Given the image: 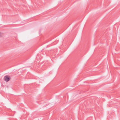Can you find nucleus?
<instances>
[{"label":"nucleus","mask_w":120,"mask_h":120,"mask_svg":"<svg viewBox=\"0 0 120 120\" xmlns=\"http://www.w3.org/2000/svg\"><path fill=\"white\" fill-rule=\"evenodd\" d=\"M4 78V81L6 82L8 81L11 79L10 77L8 75L5 76Z\"/></svg>","instance_id":"1"}]
</instances>
